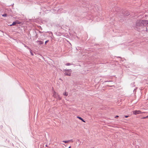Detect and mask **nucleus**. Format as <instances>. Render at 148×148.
<instances>
[{
	"label": "nucleus",
	"mask_w": 148,
	"mask_h": 148,
	"mask_svg": "<svg viewBox=\"0 0 148 148\" xmlns=\"http://www.w3.org/2000/svg\"><path fill=\"white\" fill-rule=\"evenodd\" d=\"M145 112H142L140 110H135L133 111V113L135 115H136L138 114H141L142 113H145Z\"/></svg>",
	"instance_id": "nucleus-4"
},
{
	"label": "nucleus",
	"mask_w": 148,
	"mask_h": 148,
	"mask_svg": "<svg viewBox=\"0 0 148 148\" xmlns=\"http://www.w3.org/2000/svg\"><path fill=\"white\" fill-rule=\"evenodd\" d=\"M71 65V64L70 63H67L66 64V66H70V65Z\"/></svg>",
	"instance_id": "nucleus-8"
},
{
	"label": "nucleus",
	"mask_w": 148,
	"mask_h": 148,
	"mask_svg": "<svg viewBox=\"0 0 148 148\" xmlns=\"http://www.w3.org/2000/svg\"><path fill=\"white\" fill-rule=\"evenodd\" d=\"M82 121H83V122H85V121H84V120H83V119L82 120Z\"/></svg>",
	"instance_id": "nucleus-18"
},
{
	"label": "nucleus",
	"mask_w": 148,
	"mask_h": 148,
	"mask_svg": "<svg viewBox=\"0 0 148 148\" xmlns=\"http://www.w3.org/2000/svg\"><path fill=\"white\" fill-rule=\"evenodd\" d=\"M71 140L72 141H71L72 142H73V141H72V140Z\"/></svg>",
	"instance_id": "nucleus-21"
},
{
	"label": "nucleus",
	"mask_w": 148,
	"mask_h": 148,
	"mask_svg": "<svg viewBox=\"0 0 148 148\" xmlns=\"http://www.w3.org/2000/svg\"><path fill=\"white\" fill-rule=\"evenodd\" d=\"M71 69L66 70L64 74L65 75L70 76L71 75Z\"/></svg>",
	"instance_id": "nucleus-3"
},
{
	"label": "nucleus",
	"mask_w": 148,
	"mask_h": 148,
	"mask_svg": "<svg viewBox=\"0 0 148 148\" xmlns=\"http://www.w3.org/2000/svg\"><path fill=\"white\" fill-rule=\"evenodd\" d=\"M125 116V118H127L129 117V116Z\"/></svg>",
	"instance_id": "nucleus-13"
},
{
	"label": "nucleus",
	"mask_w": 148,
	"mask_h": 148,
	"mask_svg": "<svg viewBox=\"0 0 148 148\" xmlns=\"http://www.w3.org/2000/svg\"><path fill=\"white\" fill-rule=\"evenodd\" d=\"M30 53H31V54L33 56L34 55L32 53V52H31Z\"/></svg>",
	"instance_id": "nucleus-16"
},
{
	"label": "nucleus",
	"mask_w": 148,
	"mask_h": 148,
	"mask_svg": "<svg viewBox=\"0 0 148 148\" xmlns=\"http://www.w3.org/2000/svg\"><path fill=\"white\" fill-rule=\"evenodd\" d=\"M6 14H4L2 16H6Z\"/></svg>",
	"instance_id": "nucleus-15"
},
{
	"label": "nucleus",
	"mask_w": 148,
	"mask_h": 148,
	"mask_svg": "<svg viewBox=\"0 0 148 148\" xmlns=\"http://www.w3.org/2000/svg\"><path fill=\"white\" fill-rule=\"evenodd\" d=\"M147 26H148V20H147Z\"/></svg>",
	"instance_id": "nucleus-14"
},
{
	"label": "nucleus",
	"mask_w": 148,
	"mask_h": 148,
	"mask_svg": "<svg viewBox=\"0 0 148 148\" xmlns=\"http://www.w3.org/2000/svg\"><path fill=\"white\" fill-rule=\"evenodd\" d=\"M16 23H17L16 22V21H15V22H13L12 24V25H10V26H12V25H15Z\"/></svg>",
	"instance_id": "nucleus-6"
},
{
	"label": "nucleus",
	"mask_w": 148,
	"mask_h": 148,
	"mask_svg": "<svg viewBox=\"0 0 148 148\" xmlns=\"http://www.w3.org/2000/svg\"><path fill=\"white\" fill-rule=\"evenodd\" d=\"M147 20H138L136 22V25L137 27H141L143 26H147Z\"/></svg>",
	"instance_id": "nucleus-1"
},
{
	"label": "nucleus",
	"mask_w": 148,
	"mask_h": 148,
	"mask_svg": "<svg viewBox=\"0 0 148 148\" xmlns=\"http://www.w3.org/2000/svg\"><path fill=\"white\" fill-rule=\"evenodd\" d=\"M53 96L56 98L57 99L60 100L61 99V97H60L58 94L55 91L53 90Z\"/></svg>",
	"instance_id": "nucleus-2"
},
{
	"label": "nucleus",
	"mask_w": 148,
	"mask_h": 148,
	"mask_svg": "<svg viewBox=\"0 0 148 148\" xmlns=\"http://www.w3.org/2000/svg\"><path fill=\"white\" fill-rule=\"evenodd\" d=\"M38 42H39V44L40 45H41L43 43V42L42 41H38Z\"/></svg>",
	"instance_id": "nucleus-7"
},
{
	"label": "nucleus",
	"mask_w": 148,
	"mask_h": 148,
	"mask_svg": "<svg viewBox=\"0 0 148 148\" xmlns=\"http://www.w3.org/2000/svg\"><path fill=\"white\" fill-rule=\"evenodd\" d=\"M49 41V40H47L45 42V44H46L47 42Z\"/></svg>",
	"instance_id": "nucleus-12"
},
{
	"label": "nucleus",
	"mask_w": 148,
	"mask_h": 148,
	"mask_svg": "<svg viewBox=\"0 0 148 148\" xmlns=\"http://www.w3.org/2000/svg\"><path fill=\"white\" fill-rule=\"evenodd\" d=\"M68 148H71V146H70Z\"/></svg>",
	"instance_id": "nucleus-20"
},
{
	"label": "nucleus",
	"mask_w": 148,
	"mask_h": 148,
	"mask_svg": "<svg viewBox=\"0 0 148 148\" xmlns=\"http://www.w3.org/2000/svg\"><path fill=\"white\" fill-rule=\"evenodd\" d=\"M82 121H83V122H85V121H84V120H83V119L82 120Z\"/></svg>",
	"instance_id": "nucleus-19"
},
{
	"label": "nucleus",
	"mask_w": 148,
	"mask_h": 148,
	"mask_svg": "<svg viewBox=\"0 0 148 148\" xmlns=\"http://www.w3.org/2000/svg\"><path fill=\"white\" fill-rule=\"evenodd\" d=\"M69 140L63 141V142L64 143H69Z\"/></svg>",
	"instance_id": "nucleus-9"
},
{
	"label": "nucleus",
	"mask_w": 148,
	"mask_h": 148,
	"mask_svg": "<svg viewBox=\"0 0 148 148\" xmlns=\"http://www.w3.org/2000/svg\"><path fill=\"white\" fill-rule=\"evenodd\" d=\"M147 118H148V116H147L146 117H144L143 118V119H147Z\"/></svg>",
	"instance_id": "nucleus-11"
},
{
	"label": "nucleus",
	"mask_w": 148,
	"mask_h": 148,
	"mask_svg": "<svg viewBox=\"0 0 148 148\" xmlns=\"http://www.w3.org/2000/svg\"><path fill=\"white\" fill-rule=\"evenodd\" d=\"M77 118H78V119H79L80 120H81L82 121L83 119L81 117H80L79 116H77Z\"/></svg>",
	"instance_id": "nucleus-10"
},
{
	"label": "nucleus",
	"mask_w": 148,
	"mask_h": 148,
	"mask_svg": "<svg viewBox=\"0 0 148 148\" xmlns=\"http://www.w3.org/2000/svg\"><path fill=\"white\" fill-rule=\"evenodd\" d=\"M68 93L66 91L63 93V95H64L65 96H68Z\"/></svg>",
	"instance_id": "nucleus-5"
},
{
	"label": "nucleus",
	"mask_w": 148,
	"mask_h": 148,
	"mask_svg": "<svg viewBox=\"0 0 148 148\" xmlns=\"http://www.w3.org/2000/svg\"><path fill=\"white\" fill-rule=\"evenodd\" d=\"M118 117H119V116H116L115 117V118H118Z\"/></svg>",
	"instance_id": "nucleus-17"
}]
</instances>
